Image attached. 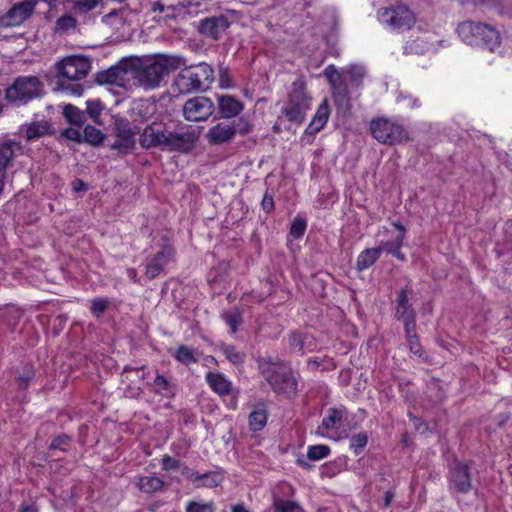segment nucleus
I'll return each instance as SVG.
<instances>
[{"label": "nucleus", "instance_id": "5", "mask_svg": "<svg viewBox=\"0 0 512 512\" xmlns=\"http://www.w3.org/2000/svg\"><path fill=\"white\" fill-rule=\"evenodd\" d=\"M261 375L277 394L292 397L297 392V381L291 368L283 361L269 359L258 360Z\"/></svg>", "mask_w": 512, "mask_h": 512}, {"label": "nucleus", "instance_id": "25", "mask_svg": "<svg viewBox=\"0 0 512 512\" xmlns=\"http://www.w3.org/2000/svg\"><path fill=\"white\" fill-rule=\"evenodd\" d=\"M25 128V136L28 141H33L41 137L54 134V130L50 122L47 120L32 121L22 126Z\"/></svg>", "mask_w": 512, "mask_h": 512}, {"label": "nucleus", "instance_id": "26", "mask_svg": "<svg viewBox=\"0 0 512 512\" xmlns=\"http://www.w3.org/2000/svg\"><path fill=\"white\" fill-rule=\"evenodd\" d=\"M205 379L210 388L220 396L229 395L232 391V383L220 372H208Z\"/></svg>", "mask_w": 512, "mask_h": 512}, {"label": "nucleus", "instance_id": "59", "mask_svg": "<svg viewBox=\"0 0 512 512\" xmlns=\"http://www.w3.org/2000/svg\"><path fill=\"white\" fill-rule=\"evenodd\" d=\"M39 507L35 502H23L21 503L18 512H38Z\"/></svg>", "mask_w": 512, "mask_h": 512}, {"label": "nucleus", "instance_id": "61", "mask_svg": "<svg viewBox=\"0 0 512 512\" xmlns=\"http://www.w3.org/2000/svg\"><path fill=\"white\" fill-rule=\"evenodd\" d=\"M126 274L130 280H132L134 283L138 282V273L135 268H128L126 271Z\"/></svg>", "mask_w": 512, "mask_h": 512}, {"label": "nucleus", "instance_id": "52", "mask_svg": "<svg viewBox=\"0 0 512 512\" xmlns=\"http://www.w3.org/2000/svg\"><path fill=\"white\" fill-rule=\"evenodd\" d=\"M86 111L88 115L95 121L98 122V119L102 112V105L99 101H87L86 102Z\"/></svg>", "mask_w": 512, "mask_h": 512}, {"label": "nucleus", "instance_id": "56", "mask_svg": "<svg viewBox=\"0 0 512 512\" xmlns=\"http://www.w3.org/2000/svg\"><path fill=\"white\" fill-rule=\"evenodd\" d=\"M63 137L69 140L80 142L82 140V133L74 128H67L62 131L61 134Z\"/></svg>", "mask_w": 512, "mask_h": 512}, {"label": "nucleus", "instance_id": "22", "mask_svg": "<svg viewBox=\"0 0 512 512\" xmlns=\"http://www.w3.org/2000/svg\"><path fill=\"white\" fill-rule=\"evenodd\" d=\"M348 411L345 407H332L327 409L326 415L322 420V424L318 427L316 433L323 436L324 434L320 432L321 428L326 430H336L339 429L344 420L347 419Z\"/></svg>", "mask_w": 512, "mask_h": 512}, {"label": "nucleus", "instance_id": "9", "mask_svg": "<svg viewBox=\"0 0 512 512\" xmlns=\"http://www.w3.org/2000/svg\"><path fill=\"white\" fill-rule=\"evenodd\" d=\"M253 130V125L244 117L234 121H222L210 127L205 135L210 145H223L232 142L237 134L248 135Z\"/></svg>", "mask_w": 512, "mask_h": 512}, {"label": "nucleus", "instance_id": "8", "mask_svg": "<svg viewBox=\"0 0 512 512\" xmlns=\"http://www.w3.org/2000/svg\"><path fill=\"white\" fill-rule=\"evenodd\" d=\"M213 81V68L205 62H201L181 69L174 79V85L179 93L190 94L207 90Z\"/></svg>", "mask_w": 512, "mask_h": 512}, {"label": "nucleus", "instance_id": "34", "mask_svg": "<svg viewBox=\"0 0 512 512\" xmlns=\"http://www.w3.org/2000/svg\"><path fill=\"white\" fill-rule=\"evenodd\" d=\"M409 350L418 357H423V349L416 334V324L404 327Z\"/></svg>", "mask_w": 512, "mask_h": 512}, {"label": "nucleus", "instance_id": "27", "mask_svg": "<svg viewBox=\"0 0 512 512\" xmlns=\"http://www.w3.org/2000/svg\"><path fill=\"white\" fill-rule=\"evenodd\" d=\"M175 388V384L168 377L156 371L155 378L151 384V389L155 394L169 398L174 395Z\"/></svg>", "mask_w": 512, "mask_h": 512}, {"label": "nucleus", "instance_id": "40", "mask_svg": "<svg viewBox=\"0 0 512 512\" xmlns=\"http://www.w3.org/2000/svg\"><path fill=\"white\" fill-rule=\"evenodd\" d=\"M35 378V370L32 365L26 364L24 365L16 378V383L19 389H27L31 382Z\"/></svg>", "mask_w": 512, "mask_h": 512}, {"label": "nucleus", "instance_id": "7", "mask_svg": "<svg viewBox=\"0 0 512 512\" xmlns=\"http://www.w3.org/2000/svg\"><path fill=\"white\" fill-rule=\"evenodd\" d=\"M312 96L306 90V81L303 77H298L291 85L287 100L281 108V117L286 118L289 122L301 125L305 119L307 112L311 108Z\"/></svg>", "mask_w": 512, "mask_h": 512}, {"label": "nucleus", "instance_id": "18", "mask_svg": "<svg viewBox=\"0 0 512 512\" xmlns=\"http://www.w3.org/2000/svg\"><path fill=\"white\" fill-rule=\"evenodd\" d=\"M129 73L122 65H114L106 70L97 72L95 81L99 85L126 87L129 82Z\"/></svg>", "mask_w": 512, "mask_h": 512}, {"label": "nucleus", "instance_id": "11", "mask_svg": "<svg viewBox=\"0 0 512 512\" xmlns=\"http://www.w3.org/2000/svg\"><path fill=\"white\" fill-rule=\"evenodd\" d=\"M377 15L380 23L396 32L408 31L416 22L414 13L404 4L380 8Z\"/></svg>", "mask_w": 512, "mask_h": 512}, {"label": "nucleus", "instance_id": "10", "mask_svg": "<svg viewBox=\"0 0 512 512\" xmlns=\"http://www.w3.org/2000/svg\"><path fill=\"white\" fill-rule=\"evenodd\" d=\"M372 136L382 144L395 145L410 140V133L403 124L384 117L370 122Z\"/></svg>", "mask_w": 512, "mask_h": 512}, {"label": "nucleus", "instance_id": "49", "mask_svg": "<svg viewBox=\"0 0 512 512\" xmlns=\"http://www.w3.org/2000/svg\"><path fill=\"white\" fill-rule=\"evenodd\" d=\"M214 504L212 502L203 503L190 501L186 506V512H214Z\"/></svg>", "mask_w": 512, "mask_h": 512}, {"label": "nucleus", "instance_id": "31", "mask_svg": "<svg viewBox=\"0 0 512 512\" xmlns=\"http://www.w3.org/2000/svg\"><path fill=\"white\" fill-rule=\"evenodd\" d=\"M136 486L141 492L152 494L164 487V481L157 476H142L138 478Z\"/></svg>", "mask_w": 512, "mask_h": 512}, {"label": "nucleus", "instance_id": "37", "mask_svg": "<svg viewBox=\"0 0 512 512\" xmlns=\"http://www.w3.org/2000/svg\"><path fill=\"white\" fill-rule=\"evenodd\" d=\"M174 358L178 362L188 366L198 361L197 350L186 345H180L174 353Z\"/></svg>", "mask_w": 512, "mask_h": 512}, {"label": "nucleus", "instance_id": "23", "mask_svg": "<svg viewBox=\"0 0 512 512\" xmlns=\"http://www.w3.org/2000/svg\"><path fill=\"white\" fill-rule=\"evenodd\" d=\"M217 104L219 113L224 119L237 117L244 109V104L231 95L219 96Z\"/></svg>", "mask_w": 512, "mask_h": 512}, {"label": "nucleus", "instance_id": "16", "mask_svg": "<svg viewBox=\"0 0 512 512\" xmlns=\"http://www.w3.org/2000/svg\"><path fill=\"white\" fill-rule=\"evenodd\" d=\"M38 0H25L14 4L4 15L0 16L3 28L17 27L23 24L34 13Z\"/></svg>", "mask_w": 512, "mask_h": 512}, {"label": "nucleus", "instance_id": "45", "mask_svg": "<svg viewBox=\"0 0 512 512\" xmlns=\"http://www.w3.org/2000/svg\"><path fill=\"white\" fill-rule=\"evenodd\" d=\"M77 25V20L71 15H63L56 21V30L58 32H67L74 29Z\"/></svg>", "mask_w": 512, "mask_h": 512}, {"label": "nucleus", "instance_id": "24", "mask_svg": "<svg viewBox=\"0 0 512 512\" xmlns=\"http://www.w3.org/2000/svg\"><path fill=\"white\" fill-rule=\"evenodd\" d=\"M330 116V107L328 104V100L325 98L322 103L319 105L315 115L313 116L311 122L306 127L304 134L305 135H315L320 130H322Z\"/></svg>", "mask_w": 512, "mask_h": 512}, {"label": "nucleus", "instance_id": "36", "mask_svg": "<svg viewBox=\"0 0 512 512\" xmlns=\"http://www.w3.org/2000/svg\"><path fill=\"white\" fill-rule=\"evenodd\" d=\"M101 0H67L70 10L75 15H86L95 9Z\"/></svg>", "mask_w": 512, "mask_h": 512}, {"label": "nucleus", "instance_id": "3", "mask_svg": "<svg viewBox=\"0 0 512 512\" xmlns=\"http://www.w3.org/2000/svg\"><path fill=\"white\" fill-rule=\"evenodd\" d=\"M183 64L181 57L157 54L143 61L135 72L134 78L140 87L152 90L160 86L165 76L179 69Z\"/></svg>", "mask_w": 512, "mask_h": 512}, {"label": "nucleus", "instance_id": "39", "mask_svg": "<svg viewBox=\"0 0 512 512\" xmlns=\"http://www.w3.org/2000/svg\"><path fill=\"white\" fill-rule=\"evenodd\" d=\"M222 319L229 326L232 334H235L238 331L239 326L243 322L242 313L238 308L225 311L222 314Z\"/></svg>", "mask_w": 512, "mask_h": 512}, {"label": "nucleus", "instance_id": "32", "mask_svg": "<svg viewBox=\"0 0 512 512\" xmlns=\"http://www.w3.org/2000/svg\"><path fill=\"white\" fill-rule=\"evenodd\" d=\"M309 339H311V337L308 334L291 331L288 334V345L290 351L299 355H304Z\"/></svg>", "mask_w": 512, "mask_h": 512}, {"label": "nucleus", "instance_id": "55", "mask_svg": "<svg viewBox=\"0 0 512 512\" xmlns=\"http://www.w3.org/2000/svg\"><path fill=\"white\" fill-rule=\"evenodd\" d=\"M219 82L222 88H227L231 85L229 69L224 65L219 66Z\"/></svg>", "mask_w": 512, "mask_h": 512}, {"label": "nucleus", "instance_id": "43", "mask_svg": "<svg viewBox=\"0 0 512 512\" xmlns=\"http://www.w3.org/2000/svg\"><path fill=\"white\" fill-rule=\"evenodd\" d=\"M368 443V436L366 433L354 434L349 439V448L355 455H359L363 452L364 448Z\"/></svg>", "mask_w": 512, "mask_h": 512}, {"label": "nucleus", "instance_id": "19", "mask_svg": "<svg viewBox=\"0 0 512 512\" xmlns=\"http://www.w3.org/2000/svg\"><path fill=\"white\" fill-rule=\"evenodd\" d=\"M408 294V288L401 289L398 293L395 307V318L402 321L404 327L416 324V311L409 303Z\"/></svg>", "mask_w": 512, "mask_h": 512}, {"label": "nucleus", "instance_id": "13", "mask_svg": "<svg viewBox=\"0 0 512 512\" xmlns=\"http://www.w3.org/2000/svg\"><path fill=\"white\" fill-rule=\"evenodd\" d=\"M40 81L37 77L20 76L5 91L9 102L27 103L39 95Z\"/></svg>", "mask_w": 512, "mask_h": 512}, {"label": "nucleus", "instance_id": "38", "mask_svg": "<svg viewBox=\"0 0 512 512\" xmlns=\"http://www.w3.org/2000/svg\"><path fill=\"white\" fill-rule=\"evenodd\" d=\"M220 351L226 359L233 365H242L245 361L246 355L244 352L238 351L232 344H221Z\"/></svg>", "mask_w": 512, "mask_h": 512}, {"label": "nucleus", "instance_id": "42", "mask_svg": "<svg viewBox=\"0 0 512 512\" xmlns=\"http://www.w3.org/2000/svg\"><path fill=\"white\" fill-rule=\"evenodd\" d=\"M274 512H301L302 508L296 501L275 499L273 502Z\"/></svg>", "mask_w": 512, "mask_h": 512}, {"label": "nucleus", "instance_id": "50", "mask_svg": "<svg viewBox=\"0 0 512 512\" xmlns=\"http://www.w3.org/2000/svg\"><path fill=\"white\" fill-rule=\"evenodd\" d=\"M176 8L173 5L165 6L161 1H155L151 4V12L164 13L166 18L175 17Z\"/></svg>", "mask_w": 512, "mask_h": 512}, {"label": "nucleus", "instance_id": "20", "mask_svg": "<svg viewBox=\"0 0 512 512\" xmlns=\"http://www.w3.org/2000/svg\"><path fill=\"white\" fill-rule=\"evenodd\" d=\"M20 149L19 141L8 137L0 138V176H7V169L12 166L16 153Z\"/></svg>", "mask_w": 512, "mask_h": 512}, {"label": "nucleus", "instance_id": "41", "mask_svg": "<svg viewBox=\"0 0 512 512\" xmlns=\"http://www.w3.org/2000/svg\"><path fill=\"white\" fill-rule=\"evenodd\" d=\"M82 138L92 145H99L103 142L105 135L100 129L87 125L83 129Z\"/></svg>", "mask_w": 512, "mask_h": 512}, {"label": "nucleus", "instance_id": "53", "mask_svg": "<svg viewBox=\"0 0 512 512\" xmlns=\"http://www.w3.org/2000/svg\"><path fill=\"white\" fill-rule=\"evenodd\" d=\"M161 466L163 470L169 472L179 469L181 464L179 460L165 454L161 458Z\"/></svg>", "mask_w": 512, "mask_h": 512}, {"label": "nucleus", "instance_id": "54", "mask_svg": "<svg viewBox=\"0 0 512 512\" xmlns=\"http://www.w3.org/2000/svg\"><path fill=\"white\" fill-rule=\"evenodd\" d=\"M408 417L416 431H418L421 434L428 431L429 426L424 419L413 415L411 412H408Z\"/></svg>", "mask_w": 512, "mask_h": 512}, {"label": "nucleus", "instance_id": "51", "mask_svg": "<svg viewBox=\"0 0 512 512\" xmlns=\"http://www.w3.org/2000/svg\"><path fill=\"white\" fill-rule=\"evenodd\" d=\"M21 312L17 310H7L3 314V321L8 325V327L13 331L14 328L18 325L21 319Z\"/></svg>", "mask_w": 512, "mask_h": 512}, {"label": "nucleus", "instance_id": "12", "mask_svg": "<svg viewBox=\"0 0 512 512\" xmlns=\"http://www.w3.org/2000/svg\"><path fill=\"white\" fill-rule=\"evenodd\" d=\"M113 120V134L117 140L111 145V149L127 154L135 147V136L140 134L139 129L123 116H114Z\"/></svg>", "mask_w": 512, "mask_h": 512}, {"label": "nucleus", "instance_id": "30", "mask_svg": "<svg viewBox=\"0 0 512 512\" xmlns=\"http://www.w3.org/2000/svg\"><path fill=\"white\" fill-rule=\"evenodd\" d=\"M380 258L377 247L367 248L360 252L356 260L357 271H364L370 268Z\"/></svg>", "mask_w": 512, "mask_h": 512}, {"label": "nucleus", "instance_id": "60", "mask_svg": "<svg viewBox=\"0 0 512 512\" xmlns=\"http://www.w3.org/2000/svg\"><path fill=\"white\" fill-rule=\"evenodd\" d=\"M394 496H395V492L393 490H388L384 493L383 504L385 507L390 506Z\"/></svg>", "mask_w": 512, "mask_h": 512}, {"label": "nucleus", "instance_id": "47", "mask_svg": "<svg viewBox=\"0 0 512 512\" xmlns=\"http://www.w3.org/2000/svg\"><path fill=\"white\" fill-rule=\"evenodd\" d=\"M71 437L67 434H60L56 436L49 446L50 450H60V451H67V447L71 444Z\"/></svg>", "mask_w": 512, "mask_h": 512}, {"label": "nucleus", "instance_id": "1", "mask_svg": "<svg viewBox=\"0 0 512 512\" xmlns=\"http://www.w3.org/2000/svg\"><path fill=\"white\" fill-rule=\"evenodd\" d=\"M200 127L172 121H153L139 134V144L143 149H160L167 152H192L200 138Z\"/></svg>", "mask_w": 512, "mask_h": 512}, {"label": "nucleus", "instance_id": "33", "mask_svg": "<svg viewBox=\"0 0 512 512\" xmlns=\"http://www.w3.org/2000/svg\"><path fill=\"white\" fill-rule=\"evenodd\" d=\"M267 410L264 405H259L249 414L248 422L251 430L260 431L267 423Z\"/></svg>", "mask_w": 512, "mask_h": 512}, {"label": "nucleus", "instance_id": "48", "mask_svg": "<svg viewBox=\"0 0 512 512\" xmlns=\"http://www.w3.org/2000/svg\"><path fill=\"white\" fill-rule=\"evenodd\" d=\"M109 301L106 298H94L91 301V312L92 314L100 318L106 309L108 308Z\"/></svg>", "mask_w": 512, "mask_h": 512}, {"label": "nucleus", "instance_id": "63", "mask_svg": "<svg viewBox=\"0 0 512 512\" xmlns=\"http://www.w3.org/2000/svg\"><path fill=\"white\" fill-rule=\"evenodd\" d=\"M296 463L298 464V466L308 471L311 470L313 467L310 463L301 458L297 459Z\"/></svg>", "mask_w": 512, "mask_h": 512}, {"label": "nucleus", "instance_id": "2", "mask_svg": "<svg viewBox=\"0 0 512 512\" xmlns=\"http://www.w3.org/2000/svg\"><path fill=\"white\" fill-rule=\"evenodd\" d=\"M332 91V99L339 113L351 111L352 93L359 91L366 77V69L362 65L351 64L338 70L335 65H328L324 71Z\"/></svg>", "mask_w": 512, "mask_h": 512}, {"label": "nucleus", "instance_id": "4", "mask_svg": "<svg viewBox=\"0 0 512 512\" xmlns=\"http://www.w3.org/2000/svg\"><path fill=\"white\" fill-rule=\"evenodd\" d=\"M55 67L61 89L70 91L72 95L81 96L84 88L81 84L74 82L88 75L91 69L90 59L81 55H70L58 61Z\"/></svg>", "mask_w": 512, "mask_h": 512}, {"label": "nucleus", "instance_id": "14", "mask_svg": "<svg viewBox=\"0 0 512 512\" xmlns=\"http://www.w3.org/2000/svg\"><path fill=\"white\" fill-rule=\"evenodd\" d=\"M448 483L449 491L453 496L468 494L473 489L470 465L455 460L449 469Z\"/></svg>", "mask_w": 512, "mask_h": 512}, {"label": "nucleus", "instance_id": "46", "mask_svg": "<svg viewBox=\"0 0 512 512\" xmlns=\"http://www.w3.org/2000/svg\"><path fill=\"white\" fill-rule=\"evenodd\" d=\"M306 227H307V222L305 219L295 218L291 224L289 234L294 239H299L304 235V233L306 231Z\"/></svg>", "mask_w": 512, "mask_h": 512}, {"label": "nucleus", "instance_id": "58", "mask_svg": "<svg viewBox=\"0 0 512 512\" xmlns=\"http://www.w3.org/2000/svg\"><path fill=\"white\" fill-rule=\"evenodd\" d=\"M179 469H181V474L183 476H185L188 480L192 481L194 484L196 483L197 478H199V472L189 468L186 465L181 466Z\"/></svg>", "mask_w": 512, "mask_h": 512}, {"label": "nucleus", "instance_id": "44", "mask_svg": "<svg viewBox=\"0 0 512 512\" xmlns=\"http://www.w3.org/2000/svg\"><path fill=\"white\" fill-rule=\"evenodd\" d=\"M331 452V449L328 445L318 444L312 445L308 447L307 457L309 460L318 461L326 458Z\"/></svg>", "mask_w": 512, "mask_h": 512}, {"label": "nucleus", "instance_id": "62", "mask_svg": "<svg viewBox=\"0 0 512 512\" xmlns=\"http://www.w3.org/2000/svg\"><path fill=\"white\" fill-rule=\"evenodd\" d=\"M231 512H250L243 503L235 504L231 507Z\"/></svg>", "mask_w": 512, "mask_h": 512}, {"label": "nucleus", "instance_id": "28", "mask_svg": "<svg viewBox=\"0 0 512 512\" xmlns=\"http://www.w3.org/2000/svg\"><path fill=\"white\" fill-rule=\"evenodd\" d=\"M224 473L222 470L208 471L199 473V478L195 483L196 488H214L219 486L224 481Z\"/></svg>", "mask_w": 512, "mask_h": 512}, {"label": "nucleus", "instance_id": "29", "mask_svg": "<svg viewBox=\"0 0 512 512\" xmlns=\"http://www.w3.org/2000/svg\"><path fill=\"white\" fill-rule=\"evenodd\" d=\"M403 241H404L403 235H398L393 240L381 241L379 243V245L377 246V249H379L380 254L382 251H384L387 254L393 255L398 260L404 261L405 255L401 252V247L403 246Z\"/></svg>", "mask_w": 512, "mask_h": 512}, {"label": "nucleus", "instance_id": "6", "mask_svg": "<svg viewBox=\"0 0 512 512\" xmlns=\"http://www.w3.org/2000/svg\"><path fill=\"white\" fill-rule=\"evenodd\" d=\"M456 31L461 40L471 46L494 52L501 45L499 31L486 23L464 21L458 24Z\"/></svg>", "mask_w": 512, "mask_h": 512}, {"label": "nucleus", "instance_id": "64", "mask_svg": "<svg viewBox=\"0 0 512 512\" xmlns=\"http://www.w3.org/2000/svg\"><path fill=\"white\" fill-rule=\"evenodd\" d=\"M393 226L399 230V235H403V240L405 239V235H406V228L404 227V225H402L400 222H394L393 223Z\"/></svg>", "mask_w": 512, "mask_h": 512}, {"label": "nucleus", "instance_id": "17", "mask_svg": "<svg viewBox=\"0 0 512 512\" xmlns=\"http://www.w3.org/2000/svg\"><path fill=\"white\" fill-rule=\"evenodd\" d=\"M175 249L166 236L162 237L161 250L146 265L145 274L149 280L156 278L164 267L174 259Z\"/></svg>", "mask_w": 512, "mask_h": 512}, {"label": "nucleus", "instance_id": "21", "mask_svg": "<svg viewBox=\"0 0 512 512\" xmlns=\"http://www.w3.org/2000/svg\"><path fill=\"white\" fill-rule=\"evenodd\" d=\"M230 23L224 16L210 17L201 20L199 31L204 36L218 40L228 29Z\"/></svg>", "mask_w": 512, "mask_h": 512}, {"label": "nucleus", "instance_id": "15", "mask_svg": "<svg viewBox=\"0 0 512 512\" xmlns=\"http://www.w3.org/2000/svg\"><path fill=\"white\" fill-rule=\"evenodd\" d=\"M215 110L211 99L197 96L188 99L183 105V116L187 121L199 122L207 120Z\"/></svg>", "mask_w": 512, "mask_h": 512}, {"label": "nucleus", "instance_id": "35", "mask_svg": "<svg viewBox=\"0 0 512 512\" xmlns=\"http://www.w3.org/2000/svg\"><path fill=\"white\" fill-rule=\"evenodd\" d=\"M63 116L67 122L75 126H82L86 121L85 112L72 104L64 106Z\"/></svg>", "mask_w": 512, "mask_h": 512}, {"label": "nucleus", "instance_id": "57", "mask_svg": "<svg viewBox=\"0 0 512 512\" xmlns=\"http://www.w3.org/2000/svg\"><path fill=\"white\" fill-rule=\"evenodd\" d=\"M261 206L265 212L270 213L274 209L273 196L266 192L262 198Z\"/></svg>", "mask_w": 512, "mask_h": 512}]
</instances>
